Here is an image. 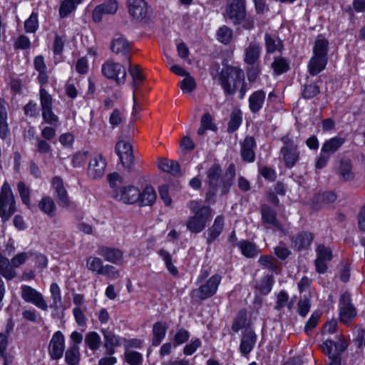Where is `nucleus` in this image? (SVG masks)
Segmentation results:
<instances>
[{
  "label": "nucleus",
  "mask_w": 365,
  "mask_h": 365,
  "mask_svg": "<svg viewBox=\"0 0 365 365\" xmlns=\"http://www.w3.org/2000/svg\"><path fill=\"white\" fill-rule=\"evenodd\" d=\"M111 197L126 205L138 204L139 200V188L133 185L120 186L119 189L111 192Z\"/></svg>",
  "instance_id": "obj_7"
},
{
  "label": "nucleus",
  "mask_w": 365,
  "mask_h": 365,
  "mask_svg": "<svg viewBox=\"0 0 365 365\" xmlns=\"http://www.w3.org/2000/svg\"><path fill=\"white\" fill-rule=\"evenodd\" d=\"M314 240V235L313 232L302 230L292 237L291 242L297 251L302 252L310 249Z\"/></svg>",
  "instance_id": "obj_17"
},
{
  "label": "nucleus",
  "mask_w": 365,
  "mask_h": 365,
  "mask_svg": "<svg viewBox=\"0 0 365 365\" xmlns=\"http://www.w3.org/2000/svg\"><path fill=\"white\" fill-rule=\"evenodd\" d=\"M16 212L15 198L9 182L5 180L0 192V217L5 222Z\"/></svg>",
  "instance_id": "obj_3"
},
{
  "label": "nucleus",
  "mask_w": 365,
  "mask_h": 365,
  "mask_svg": "<svg viewBox=\"0 0 365 365\" xmlns=\"http://www.w3.org/2000/svg\"><path fill=\"white\" fill-rule=\"evenodd\" d=\"M222 170L218 163L212 164L207 170V185L209 188H218V182L222 177Z\"/></svg>",
  "instance_id": "obj_34"
},
{
  "label": "nucleus",
  "mask_w": 365,
  "mask_h": 365,
  "mask_svg": "<svg viewBox=\"0 0 365 365\" xmlns=\"http://www.w3.org/2000/svg\"><path fill=\"white\" fill-rule=\"evenodd\" d=\"M280 154L282 157L284 165L287 169L293 168L300 160L299 148H281Z\"/></svg>",
  "instance_id": "obj_25"
},
{
  "label": "nucleus",
  "mask_w": 365,
  "mask_h": 365,
  "mask_svg": "<svg viewBox=\"0 0 365 365\" xmlns=\"http://www.w3.org/2000/svg\"><path fill=\"white\" fill-rule=\"evenodd\" d=\"M271 68L274 75L281 76L290 70V63L286 58L276 56L271 64Z\"/></svg>",
  "instance_id": "obj_38"
},
{
  "label": "nucleus",
  "mask_w": 365,
  "mask_h": 365,
  "mask_svg": "<svg viewBox=\"0 0 365 365\" xmlns=\"http://www.w3.org/2000/svg\"><path fill=\"white\" fill-rule=\"evenodd\" d=\"M158 168L165 173H170L173 176L181 175L180 164L173 160L162 159L158 163Z\"/></svg>",
  "instance_id": "obj_37"
},
{
  "label": "nucleus",
  "mask_w": 365,
  "mask_h": 365,
  "mask_svg": "<svg viewBox=\"0 0 365 365\" xmlns=\"http://www.w3.org/2000/svg\"><path fill=\"white\" fill-rule=\"evenodd\" d=\"M227 7V16L235 25L240 24L245 18L246 1H231Z\"/></svg>",
  "instance_id": "obj_19"
},
{
  "label": "nucleus",
  "mask_w": 365,
  "mask_h": 365,
  "mask_svg": "<svg viewBox=\"0 0 365 365\" xmlns=\"http://www.w3.org/2000/svg\"><path fill=\"white\" fill-rule=\"evenodd\" d=\"M124 361L129 365H141L143 361V354L137 351H125Z\"/></svg>",
  "instance_id": "obj_52"
},
{
  "label": "nucleus",
  "mask_w": 365,
  "mask_h": 365,
  "mask_svg": "<svg viewBox=\"0 0 365 365\" xmlns=\"http://www.w3.org/2000/svg\"><path fill=\"white\" fill-rule=\"evenodd\" d=\"M222 277L218 274H215L209 277L205 284H201L197 289H193L190 292V297L194 300L205 301L212 297L217 292Z\"/></svg>",
  "instance_id": "obj_4"
},
{
  "label": "nucleus",
  "mask_w": 365,
  "mask_h": 365,
  "mask_svg": "<svg viewBox=\"0 0 365 365\" xmlns=\"http://www.w3.org/2000/svg\"><path fill=\"white\" fill-rule=\"evenodd\" d=\"M101 332L103 335V346L106 349V354L109 356L113 355L115 353V348L121 345L123 337L116 335L112 331L105 329H102Z\"/></svg>",
  "instance_id": "obj_23"
},
{
  "label": "nucleus",
  "mask_w": 365,
  "mask_h": 365,
  "mask_svg": "<svg viewBox=\"0 0 365 365\" xmlns=\"http://www.w3.org/2000/svg\"><path fill=\"white\" fill-rule=\"evenodd\" d=\"M101 73L109 80H113L117 85H123L126 80V71L124 66L113 61H106L101 66Z\"/></svg>",
  "instance_id": "obj_5"
},
{
  "label": "nucleus",
  "mask_w": 365,
  "mask_h": 365,
  "mask_svg": "<svg viewBox=\"0 0 365 365\" xmlns=\"http://www.w3.org/2000/svg\"><path fill=\"white\" fill-rule=\"evenodd\" d=\"M217 40L225 44H229L232 38V30L227 26H222L219 28L217 32Z\"/></svg>",
  "instance_id": "obj_55"
},
{
  "label": "nucleus",
  "mask_w": 365,
  "mask_h": 365,
  "mask_svg": "<svg viewBox=\"0 0 365 365\" xmlns=\"http://www.w3.org/2000/svg\"><path fill=\"white\" fill-rule=\"evenodd\" d=\"M38 14L37 12L32 11L29 17L24 22V31L26 33L34 34L39 26Z\"/></svg>",
  "instance_id": "obj_50"
},
{
  "label": "nucleus",
  "mask_w": 365,
  "mask_h": 365,
  "mask_svg": "<svg viewBox=\"0 0 365 365\" xmlns=\"http://www.w3.org/2000/svg\"><path fill=\"white\" fill-rule=\"evenodd\" d=\"M320 93V87L316 83L305 84L302 91V97L310 100Z\"/></svg>",
  "instance_id": "obj_53"
},
{
  "label": "nucleus",
  "mask_w": 365,
  "mask_h": 365,
  "mask_svg": "<svg viewBox=\"0 0 365 365\" xmlns=\"http://www.w3.org/2000/svg\"><path fill=\"white\" fill-rule=\"evenodd\" d=\"M107 163L106 159L101 155H98L91 158L88 168V174L92 179H98L105 173Z\"/></svg>",
  "instance_id": "obj_21"
},
{
  "label": "nucleus",
  "mask_w": 365,
  "mask_h": 365,
  "mask_svg": "<svg viewBox=\"0 0 365 365\" xmlns=\"http://www.w3.org/2000/svg\"><path fill=\"white\" fill-rule=\"evenodd\" d=\"M196 86L195 80L190 74L185 76L180 83V87L183 92L191 93L195 90Z\"/></svg>",
  "instance_id": "obj_62"
},
{
  "label": "nucleus",
  "mask_w": 365,
  "mask_h": 365,
  "mask_svg": "<svg viewBox=\"0 0 365 365\" xmlns=\"http://www.w3.org/2000/svg\"><path fill=\"white\" fill-rule=\"evenodd\" d=\"M130 66L128 68V71L130 75L133 78V83L134 86V91H135L137 89L136 83H142L145 81V77L143 73V71L138 65H135L134 66H131V63H129Z\"/></svg>",
  "instance_id": "obj_54"
},
{
  "label": "nucleus",
  "mask_w": 365,
  "mask_h": 365,
  "mask_svg": "<svg viewBox=\"0 0 365 365\" xmlns=\"http://www.w3.org/2000/svg\"><path fill=\"white\" fill-rule=\"evenodd\" d=\"M243 121L242 112L240 108L234 109L231 114L230 118L227 123V131L229 133L236 132L241 126Z\"/></svg>",
  "instance_id": "obj_40"
},
{
  "label": "nucleus",
  "mask_w": 365,
  "mask_h": 365,
  "mask_svg": "<svg viewBox=\"0 0 365 365\" xmlns=\"http://www.w3.org/2000/svg\"><path fill=\"white\" fill-rule=\"evenodd\" d=\"M260 214L262 222L264 224L272 225L278 230H282V225L277 219L276 210L267 204H262L260 206Z\"/></svg>",
  "instance_id": "obj_20"
},
{
  "label": "nucleus",
  "mask_w": 365,
  "mask_h": 365,
  "mask_svg": "<svg viewBox=\"0 0 365 365\" xmlns=\"http://www.w3.org/2000/svg\"><path fill=\"white\" fill-rule=\"evenodd\" d=\"M352 168L353 165L350 159L344 158L340 160L338 171L345 181L351 180L354 178Z\"/></svg>",
  "instance_id": "obj_47"
},
{
  "label": "nucleus",
  "mask_w": 365,
  "mask_h": 365,
  "mask_svg": "<svg viewBox=\"0 0 365 365\" xmlns=\"http://www.w3.org/2000/svg\"><path fill=\"white\" fill-rule=\"evenodd\" d=\"M41 115L43 122L53 125L57 126L59 122V118L53 111V107L41 110Z\"/></svg>",
  "instance_id": "obj_57"
},
{
  "label": "nucleus",
  "mask_w": 365,
  "mask_h": 365,
  "mask_svg": "<svg viewBox=\"0 0 365 365\" xmlns=\"http://www.w3.org/2000/svg\"><path fill=\"white\" fill-rule=\"evenodd\" d=\"M257 340V335L252 327H245L242 331L240 344V352L243 356H247L254 349Z\"/></svg>",
  "instance_id": "obj_15"
},
{
  "label": "nucleus",
  "mask_w": 365,
  "mask_h": 365,
  "mask_svg": "<svg viewBox=\"0 0 365 365\" xmlns=\"http://www.w3.org/2000/svg\"><path fill=\"white\" fill-rule=\"evenodd\" d=\"M51 183L52 188L55 191L58 205L63 208L69 207L71 201L62 178L58 175H55L52 178Z\"/></svg>",
  "instance_id": "obj_13"
},
{
  "label": "nucleus",
  "mask_w": 365,
  "mask_h": 365,
  "mask_svg": "<svg viewBox=\"0 0 365 365\" xmlns=\"http://www.w3.org/2000/svg\"><path fill=\"white\" fill-rule=\"evenodd\" d=\"M101 343V336L96 331H90L86 335L85 344L91 351H97L100 348Z\"/></svg>",
  "instance_id": "obj_49"
},
{
  "label": "nucleus",
  "mask_w": 365,
  "mask_h": 365,
  "mask_svg": "<svg viewBox=\"0 0 365 365\" xmlns=\"http://www.w3.org/2000/svg\"><path fill=\"white\" fill-rule=\"evenodd\" d=\"M245 327H251L250 322L248 319V313L246 308H242L238 310L234 318L231 329L234 333H238L241 329Z\"/></svg>",
  "instance_id": "obj_27"
},
{
  "label": "nucleus",
  "mask_w": 365,
  "mask_h": 365,
  "mask_svg": "<svg viewBox=\"0 0 365 365\" xmlns=\"http://www.w3.org/2000/svg\"><path fill=\"white\" fill-rule=\"evenodd\" d=\"M317 257L314 260L316 272L319 274H324L327 272V262L332 260L334 255L331 249L324 244H319L316 247Z\"/></svg>",
  "instance_id": "obj_9"
},
{
  "label": "nucleus",
  "mask_w": 365,
  "mask_h": 365,
  "mask_svg": "<svg viewBox=\"0 0 365 365\" xmlns=\"http://www.w3.org/2000/svg\"><path fill=\"white\" fill-rule=\"evenodd\" d=\"M17 190L22 203L29 207L31 205L30 188L26 186L24 182L19 181L17 183Z\"/></svg>",
  "instance_id": "obj_51"
},
{
  "label": "nucleus",
  "mask_w": 365,
  "mask_h": 365,
  "mask_svg": "<svg viewBox=\"0 0 365 365\" xmlns=\"http://www.w3.org/2000/svg\"><path fill=\"white\" fill-rule=\"evenodd\" d=\"M190 336V332L186 329L183 327L178 329L173 339L174 346L176 347L186 343L189 340Z\"/></svg>",
  "instance_id": "obj_59"
},
{
  "label": "nucleus",
  "mask_w": 365,
  "mask_h": 365,
  "mask_svg": "<svg viewBox=\"0 0 365 365\" xmlns=\"http://www.w3.org/2000/svg\"><path fill=\"white\" fill-rule=\"evenodd\" d=\"M168 326L165 322L158 321L153 325V338L151 340L153 346H158L165 339Z\"/></svg>",
  "instance_id": "obj_30"
},
{
  "label": "nucleus",
  "mask_w": 365,
  "mask_h": 365,
  "mask_svg": "<svg viewBox=\"0 0 365 365\" xmlns=\"http://www.w3.org/2000/svg\"><path fill=\"white\" fill-rule=\"evenodd\" d=\"M343 138L335 136L327 140L322 145L321 151L323 153H334L344 143Z\"/></svg>",
  "instance_id": "obj_42"
},
{
  "label": "nucleus",
  "mask_w": 365,
  "mask_h": 365,
  "mask_svg": "<svg viewBox=\"0 0 365 365\" xmlns=\"http://www.w3.org/2000/svg\"><path fill=\"white\" fill-rule=\"evenodd\" d=\"M274 283V277L272 274H267L264 276L259 285V290L262 294H268L272 289L273 284Z\"/></svg>",
  "instance_id": "obj_58"
},
{
  "label": "nucleus",
  "mask_w": 365,
  "mask_h": 365,
  "mask_svg": "<svg viewBox=\"0 0 365 365\" xmlns=\"http://www.w3.org/2000/svg\"><path fill=\"white\" fill-rule=\"evenodd\" d=\"M157 253L164 262L165 266L169 273L173 277L178 276L179 271L178 267L175 266L173 262V257L171 254L164 248L159 249L157 251Z\"/></svg>",
  "instance_id": "obj_39"
},
{
  "label": "nucleus",
  "mask_w": 365,
  "mask_h": 365,
  "mask_svg": "<svg viewBox=\"0 0 365 365\" xmlns=\"http://www.w3.org/2000/svg\"><path fill=\"white\" fill-rule=\"evenodd\" d=\"M59 7V16L61 19L67 17L72 11L76 10V5L83 1H61Z\"/></svg>",
  "instance_id": "obj_56"
},
{
  "label": "nucleus",
  "mask_w": 365,
  "mask_h": 365,
  "mask_svg": "<svg viewBox=\"0 0 365 365\" xmlns=\"http://www.w3.org/2000/svg\"><path fill=\"white\" fill-rule=\"evenodd\" d=\"M266 92L263 89L257 90L251 93L248 98V106L252 114L258 113L264 106Z\"/></svg>",
  "instance_id": "obj_24"
},
{
  "label": "nucleus",
  "mask_w": 365,
  "mask_h": 365,
  "mask_svg": "<svg viewBox=\"0 0 365 365\" xmlns=\"http://www.w3.org/2000/svg\"><path fill=\"white\" fill-rule=\"evenodd\" d=\"M238 248L242 255L246 258H255L260 252L258 246L255 242L248 240L239 241Z\"/></svg>",
  "instance_id": "obj_35"
},
{
  "label": "nucleus",
  "mask_w": 365,
  "mask_h": 365,
  "mask_svg": "<svg viewBox=\"0 0 365 365\" xmlns=\"http://www.w3.org/2000/svg\"><path fill=\"white\" fill-rule=\"evenodd\" d=\"M218 188H209L205 192V203L201 199L191 200L187 204L190 212L186 222L187 229L192 233L197 234L205 230L207 224L212 217V209L210 205H215L217 201V192Z\"/></svg>",
  "instance_id": "obj_1"
},
{
  "label": "nucleus",
  "mask_w": 365,
  "mask_h": 365,
  "mask_svg": "<svg viewBox=\"0 0 365 365\" xmlns=\"http://www.w3.org/2000/svg\"><path fill=\"white\" fill-rule=\"evenodd\" d=\"M98 254L112 264L122 265L124 262L123 252L117 247L101 245L98 247Z\"/></svg>",
  "instance_id": "obj_16"
},
{
  "label": "nucleus",
  "mask_w": 365,
  "mask_h": 365,
  "mask_svg": "<svg viewBox=\"0 0 365 365\" xmlns=\"http://www.w3.org/2000/svg\"><path fill=\"white\" fill-rule=\"evenodd\" d=\"M0 276L6 280H11L16 276V272L11 266L9 259L0 252Z\"/></svg>",
  "instance_id": "obj_43"
},
{
  "label": "nucleus",
  "mask_w": 365,
  "mask_h": 365,
  "mask_svg": "<svg viewBox=\"0 0 365 365\" xmlns=\"http://www.w3.org/2000/svg\"><path fill=\"white\" fill-rule=\"evenodd\" d=\"M337 195L334 191L319 190L314 193L309 202V208L312 212H317L334 203Z\"/></svg>",
  "instance_id": "obj_6"
},
{
  "label": "nucleus",
  "mask_w": 365,
  "mask_h": 365,
  "mask_svg": "<svg viewBox=\"0 0 365 365\" xmlns=\"http://www.w3.org/2000/svg\"><path fill=\"white\" fill-rule=\"evenodd\" d=\"M104 266L101 259L90 256L86 259V267L92 272L101 275L104 273Z\"/></svg>",
  "instance_id": "obj_48"
},
{
  "label": "nucleus",
  "mask_w": 365,
  "mask_h": 365,
  "mask_svg": "<svg viewBox=\"0 0 365 365\" xmlns=\"http://www.w3.org/2000/svg\"><path fill=\"white\" fill-rule=\"evenodd\" d=\"M66 42V38L65 35L55 34L52 44V52L55 59L60 58L58 61H62Z\"/></svg>",
  "instance_id": "obj_41"
},
{
  "label": "nucleus",
  "mask_w": 365,
  "mask_h": 365,
  "mask_svg": "<svg viewBox=\"0 0 365 365\" xmlns=\"http://www.w3.org/2000/svg\"><path fill=\"white\" fill-rule=\"evenodd\" d=\"M6 102L3 98H0V138L5 140L10 134L9 128L8 113L6 110Z\"/></svg>",
  "instance_id": "obj_32"
},
{
  "label": "nucleus",
  "mask_w": 365,
  "mask_h": 365,
  "mask_svg": "<svg viewBox=\"0 0 365 365\" xmlns=\"http://www.w3.org/2000/svg\"><path fill=\"white\" fill-rule=\"evenodd\" d=\"M264 44L266 52L268 54L274 53L276 51L282 53L284 51V43L279 36H272L271 34L265 33Z\"/></svg>",
  "instance_id": "obj_31"
},
{
  "label": "nucleus",
  "mask_w": 365,
  "mask_h": 365,
  "mask_svg": "<svg viewBox=\"0 0 365 365\" xmlns=\"http://www.w3.org/2000/svg\"><path fill=\"white\" fill-rule=\"evenodd\" d=\"M39 99L41 110L53 107V99L48 92L43 87L39 89Z\"/></svg>",
  "instance_id": "obj_61"
},
{
  "label": "nucleus",
  "mask_w": 365,
  "mask_h": 365,
  "mask_svg": "<svg viewBox=\"0 0 365 365\" xmlns=\"http://www.w3.org/2000/svg\"><path fill=\"white\" fill-rule=\"evenodd\" d=\"M225 227V218L222 215H217L212 225L207 230L206 243L210 245L222 234Z\"/></svg>",
  "instance_id": "obj_26"
},
{
  "label": "nucleus",
  "mask_w": 365,
  "mask_h": 365,
  "mask_svg": "<svg viewBox=\"0 0 365 365\" xmlns=\"http://www.w3.org/2000/svg\"><path fill=\"white\" fill-rule=\"evenodd\" d=\"M156 192L151 185H146L143 190H139L138 204L140 207L151 206L155 202Z\"/></svg>",
  "instance_id": "obj_29"
},
{
  "label": "nucleus",
  "mask_w": 365,
  "mask_h": 365,
  "mask_svg": "<svg viewBox=\"0 0 365 365\" xmlns=\"http://www.w3.org/2000/svg\"><path fill=\"white\" fill-rule=\"evenodd\" d=\"M50 292L51 299L50 307L58 310L61 306L62 297L60 287L56 282H52L50 285Z\"/></svg>",
  "instance_id": "obj_46"
},
{
  "label": "nucleus",
  "mask_w": 365,
  "mask_h": 365,
  "mask_svg": "<svg viewBox=\"0 0 365 365\" xmlns=\"http://www.w3.org/2000/svg\"><path fill=\"white\" fill-rule=\"evenodd\" d=\"M275 259L272 255H261L258 259V262L264 267L267 268L272 272H276L278 267L273 262Z\"/></svg>",
  "instance_id": "obj_64"
},
{
  "label": "nucleus",
  "mask_w": 365,
  "mask_h": 365,
  "mask_svg": "<svg viewBox=\"0 0 365 365\" xmlns=\"http://www.w3.org/2000/svg\"><path fill=\"white\" fill-rule=\"evenodd\" d=\"M118 1H104L96 6L92 12V19L95 23L102 21L103 14H114L118 9Z\"/></svg>",
  "instance_id": "obj_22"
},
{
  "label": "nucleus",
  "mask_w": 365,
  "mask_h": 365,
  "mask_svg": "<svg viewBox=\"0 0 365 365\" xmlns=\"http://www.w3.org/2000/svg\"><path fill=\"white\" fill-rule=\"evenodd\" d=\"M261 48L258 43H250L245 49L244 62L247 65L253 66L259 64L258 61L260 58Z\"/></svg>",
  "instance_id": "obj_28"
},
{
  "label": "nucleus",
  "mask_w": 365,
  "mask_h": 365,
  "mask_svg": "<svg viewBox=\"0 0 365 365\" xmlns=\"http://www.w3.org/2000/svg\"><path fill=\"white\" fill-rule=\"evenodd\" d=\"M110 49L112 52L120 54L123 62L130 63L131 47L127 39L122 37L113 38L110 43Z\"/></svg>",
  "instance_id": "obj_18"
},
{
  "label": "nucleus",
  "mask_w": 365,
  "mask_h": 365,
  "mask_svg": "<svg viewBox=\"0 0 365 365\" xmlns=\"http://www.w3.org/2000/svg\"><path fill=\"white\" fill-rule=\"evenodd\" d=\"M88 155L89 152L88 150L76 152L72 157V166L73 168L82 167L86 163Z\"/></svg>",
  "instance_id": "obj_63"
},
{
  "label": "nucleus",
  "mask_w": 365,
  "mask_h": 365,
  "mask_svg": "<svg viewBox=\"0 0 365 365\" xmlns=\"http://www.w3.org/2000/svg\"><path fill=\"white\" fill-rule=\"evenodd\" d=\"M339 312L340 321L343 324H347L350 322L356 317V309L352 304L349 293L344 292L340 295L339 302Z\"/></svg>",
  "instance_id": "obj_8"
},
{
  "label": "nucleus",
  "mask_w": 365,
  "mask_h": 365,
  "mask_svg": "<svg viewBox=\"0 0 365 365\" xmlns=\"http://www.w3.org/2000/svg\"><path fill=\"white\" fill-rule=\"evenodd\" d=\"M128 13L135 20L147 23L149 21L148 1H128Z\"/></svg>",
  "instance_id": "obj_14"
},
{
  "label": "nucleus",
  "mask_w": 365,
  "mask_h": 365,
  "mask_svg": "<svg viewBox=\"0 0 365 365\" xmlns=\"http://www.w3.org/2000/svg\"><path fill=\"white\" fill-rule=\"evenodd\" d=\"M39 210L46 214L48 217H52L55 215L56 210V205L54 200L50 196H43L38 202Z\"/></svg>",
  "instance_id": "obj_44"
},
{
  "label": "nucleus",
  "mask_w": 365,
  "mask_h": 365,
  "mask_svg": "<svg viewBox=\"0 0 365 365\" xmlns=\"http://www.w3.org/2000/svg\"><path fill=\"white\" fill-rule=\"evenodd\" d=\"M216 67L217 73L214 76L211 72L212 78L217 80L226 96H233L245 78L244 71L238 66L220 68L217 64Z\"/></svg>",
  "instance_id": "obj_2"
},
{
  "label": "nucleus",
  "mask_w": 365,
  "mask_h": 365,
  "mask_svg": "<svg viewBox=\"0 0 365 365\" xmlns=\"http://www.w3.org/2000/svg\"><path fill=\"white\" fill-rule=\"evenodd\" d=\"M31 46V42L30 38L24 35L20 34L14 41V48L15 51L18 50H29Z\"/></svg>",
  "instance_id": "obj_60"
},
{
  "label": "nucleus",
  "mask_w": 365,
  "mask_h": 365,
  "mask_svg": "<svg viewBox=\"0 0 365 365\" xmlns=\"http://www.w3.org/2000/svg\"><path fill=\"white\" fill-rule=\"evenodd\" d=\"M66 349V341L61 331H56L53 334L48 347V351L51 359L58 361L61 359Z\"/></svg>",
  "instance_id": "obj_10"
},
{
  "label": "nucleus",
  "mask_w": 365,
  "mask_h": 365,
  "mask_svg": "<svg viewBox=\"0 0 365 365\" xmlns=\"http://www.w3.org/2000/svg\"><path fill=\"white\" fill-rule=\"evenodd\" d=\"M65 352V362L68 365H79L81 360L80 349L76 344H71Z\"/></svg>",
  "instance_id": "obj_45"
},
{
  "label": "nucleus",
  "mask_w": 365,
  "mask_h": 365,
  "mask_svg": "<svg viewBox=\"0 0 365 365\" xmlns=\"http://www.w3.org/2000/svg\"><path fill=\"white\" fill-rule=\"evenodd\" d=\"M328 58L312 56L308 63V72L312 76H315L323 71L328 63Z\"/></svg>",
  "instance_id": "obj_33"
},
{
  "label": "nucleus",
  "mask_w": 365,
  "mask_h": 365,
  "mask_svg": "<svg viewBox=\"0 0 365 365\" xmlns=\"http://www.w3.org/2000/svg\"><path fill=\"white\" fill-rule=\"evenodd\" d=\"M329 41L322 35H319L313 46V55L329 59Z\"/></svg>",
  "instance_id": "obj_36"
},
{
  "label": "nucleus",
  "mask_w": 365,
  "mask_h": 365,
  "mask_svg": "<svg viewBox=\"0 0 365 365\" xmlns=\"http://www.w3.org/2000/svg\"><path fill=\"white\" fill-rule=\"evenodd\" d=\"M240 156L243 162L252 163L256 160L257 142L252 135H246L240 143Z\"/></svg>",
  "instance_id": "obj_12"
},
{
  "label": "nucleus",
  "mask_w": 365,
  "mask_h": 365,
  "mask_svg": "<svg viewBox=\"0 0 365 365\" xmlns=\"http://www.w3.org/2000/svg\"><path fill=\"white\" fill-rule=\"evenodd\" d=\"M21 297L25 302L34 304L43 311H46L48 309L47 302L41 293L31 286H21Z\"/></svg>",
  "instance_id": "obj_11"
}]
</instances>
